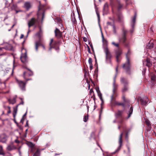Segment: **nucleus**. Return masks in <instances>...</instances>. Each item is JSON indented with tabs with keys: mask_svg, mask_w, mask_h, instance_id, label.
Masks as SVG:
<instances>
[{
	"mask_svg": "<svg viewBox=\"0 0 156 156\" xmlns=\"http://www.w3.org/2000/svg\"><path fill=\"white\" fill-rule=\"evenodd\" d=\"M104 52L106 55V61L107 62H111L112 55L107 47V44H105L103 47Z\"/></svg>",
	"mask_w": 156,
	"mask_h": 156,
	"instance_id": "f257e3e1",
	"label": "nucleus"
},
{
	"mask_svg": "<svg viewBox=\"0 0 156 156\" xmlns=\"http://www.w3.org/2000/svg\"><path fill=\"white\" fill-rule=\"evenodd\" d=\"M116 97L115 96H114V95H112L111 96V103L112 106H122L123 107H125V105L124 103L119 102L115 101Z\"/></svg>",
	"mask_w": 156,
	"mask_h": 156,
	"instance_id": "f03ea898",
	"label": "nucleus"
},
{
	"mask_svg": "<svg viewBox=\"0 0 156 156\" xmlns=\"http://www.w3.org/2000/svg\"><path fill=\"white\" fill-rule=\"evenodd\" d=\"M112 44L114 46L118 48V49L115 51V54L116 55V58L117 61L118 62H119V59L120 57V55L122 54V51L119 47V44H116L114 42H112Z\"/></svg>",
	"mask_w": 156,
	"mask_h": 156,
	"instance_id": "7ed1b4c3",
	"label": "nucleus"
},
{
	"mask_svg": "<svg viewBox=\"0 0 156 156\" xmlns=\"http://www.w3.org/2000/svg\"><path fill=\"white\" fill-rule=\"evenodd\" d=\"M28 69V71L24 72L23 73V78L27 82L31 80V79L29 78L28 77L33 75V72L30 69Z\"/></svg>",
	"mask_w": 156,
	"mask_h": 156,
	"instance_id": "20e7f679",
	"label": "nucleus"
},
{
	"mask_svg": "<svg viewBox=\"0 0 156 156\" xmlns=\"http://www.w3.org/2000/svg\"><path fill=\"white\" fill-rule=\"evenodd\" d=\"M16 81L21 90L23 91H25L26 90V85L27 82L26 81V82H24L22 80H17Z\"/></svg>",
	"mask_w": 156,
	"mask_h": 156,
	"instance_id": "39448f33",
	"label": "nucleus"
},
{
	"mask_svg": "<svg viewBox=\"0 0 156 156\" xmlns=\"http://www.w3.org/2000/svg\"><path fill=\"white\" fill-rule=\"evenodd\" d=\"M122 31L123 34L122 35L121 37L119 39V41H122L123 43H125L126 40V34L127 32V31L126 30L124 27L122 28Z\"/></svg>",
	"mask_w": 156,
	"mask_h": 156,
	"instance_id": "423d86ee",
	"label": "nucleus"
},
{
	"mask_svg": "<svg viewBox=\"0 0 156 156\" xmlns=\"http://www.w3.org/2000/svg\"><path fill=\"white\" fill-rule=\"evenodd\" d=\"M20 60L23 63H26L28 61V58L27 56L26 51L24 53H22L20 56Z\"/></svg>",
	"mask_w": 156,
	"mask_h": 156,
	"instance_id": "0eeeda50",
	"label": "nucleus"
},
{
	"mask_svg": "<svg viewBox=\"0 0 156 156\" xmlns=\"http://www.w3.org/2000/svg\"><path fill=\"white\" fill-rule=\"evenodd\" d=\"M116 76L117 74H116L113 79V89L112 90L113 94L112 95H114V96H115V93L118 87V85L115 83Z\"/></svg>",
	"mask_w": 156,
	"mask_h": 156,
	"instance_id": "6e6552de",
	"label": "nucleus"
},
{
	"mask_svg": "<svg viewBox=\"0 0 156 156\" xmlns=\"http://www.w3.org/2000/svg\"><path fill=\"white\" fill-rule=\"evenodd\" d=\"M127 62L123 65V67L126 70L127 72L129 73L130 72V64L129 60L128 57L127 58Z\"/></svg>",
	"mask_w": 156,
	"mask_h": 156,
	"instance_id": "1a4fd4ad",
	"label": "nucleus"
},
{
	"mask_svg": "<svg viewBox=\"0 0 156 156\" xmlns=\"http://www.w3.org/2000/svg\"><path fill=\"white\" fill-rule=\"evenodd\" d=\"M55 37L58 39L61 38L62 37V33L59 29L56 28L54 31Z\"/></svg>",
	"mask_w": 156,
	"mask_h": 156,
	"instance_id": "9d476101",
	"label": "nucleus"
},
{
	"mask_svg": "<svg viewBox=\"0 0 156 156\" xmlns=\"http://www.w3.org/2000/svg\"><path fill=\"white\" fill-rule=\"evenodd\" d=\"M37 20L34 18H32L30 20L28 23V25L29 28L30 27L34 26L36 23Z\"/></svg>",
	"mask_w": 156,
	"mask_h": 156,
	"instance_id": "9b49d317",
	"label": "nucleus"
},
{
	"mask_svg": "<svg viewBox=\"0 0 156 156\" xmlns=\"http://www.w3.org/2000/svg\"><path fill=\"white\" fill-rule=\"evenodd\" d=\"M16 149V147L14 145L13 143L8 144L6 148V150L8 151H12Z\"/></svg>",
	"mask_w": 156,
	"mask_h": 156,
	"instance_id": "f8f14e48",
	"label": "nucleus"
},
{
	"mask_svg": "<svg viewBox=\"0 0 156 156\" xmlns=\"http://www.w3.org/2000/svg\"><path fill=\"white\" fill-rule=\"evenodd\" d=\"M7 138V136L5 134H2L0 135V141L2 143H5Z\"/></svg>",
	"mask_w": 156,
	"mask_h": 156,
	"instance_id": "ddd939ff",
	"label": "nucleus"
},
{
	"mask_svg": "<svg viewBox=\"0 0 156 156\" xmlns=\"http://www.w3.org/2000/svg\"><path fill=\"white\" fill-rule=\"evenodd\" d=\"M149 101V99L147 97H145L143 98H141L140 102L141 105H146Z\"/></svg>",
	"mask_w": 156,
	"mask_h": 156,
	"instance_id": "4468645a",
	"label": "nucleus"
},
{
	"mask_svg": "<svg viewBox=\"0 0 156 156\" xmlns=\"http://www.w3.org/2000/svg\"><path fill=\"white\" fill-rule=\"evenodd\" d=\"M123 135V133H121V134H120L119 137V145L117 148V149L116 150V152L118 151L120 149L121 147L122 146V136Z\"/></svg>",
	"mask_w": 156,
	"mask_h": 156,
	"instance_id": "2eb2a0df",
	"label": "nucleus"
},
{
	"mask_svg": "<svg viewBox=\"0 0 156 156\" xmlns=\"http://www.w3.org/2000/svg\"><path fill=\"white\" fill-rule=\"evenodd\" d=\"M42 40L41 38L39 39V40L36 41L35 43V49L37 51H38V47L40 46H41L42 44Z\"/></svg>",
	"mask_w": 156,
	"mask_h": 156,
	"instance_id": "dca6fc26",
	"label": "nucleus"
},
{
	"mask_svg": "<svg viewBox=\"0 0 156 156\" xmlns=\"http://www.w3.org/2000/svg\"><path fill=\"white\" fill-rule=\"evenodd\" d=\"M154 45V41L153 40H151L147 44L146 48L147 49H151L153 48Z\"/></svg>",
	"mask_w": 156,
	"mask_h": 156,
	"instance_id": "f3484780",
	"label": "nucleus"
},
{
	"mask_svg": "<svg viewBox=\"0 0 156 156\" xmlns=\"http://www.w3.org/2000/svg\"><path fill=\"white\" fill-rule=\"evenodd\" d=\"M3 49H5L8 50H12L13 49V47L12 45L10 44H7L4 47H3Z\"/></svg>",
	"mask_w": 156,
	"mask_h": 156,
	"instance_id": "a211bd4d",
	"label": "nucleus"
},
{
	"mask_svg": "<svg viewBox=\"0 0 156 156\" xmlns=\"http://www.w3.org/2000/svg\"><path fill=\"white\" fill-rule=\"evenodd\" d=\"M144 62L146 63V66L148 67H150L152 66V62L149 58H147Z\"/></svg>",
	"mask_w": 156,
	"mask_h": 156,
	"instance_id": "6ab92c4d",
	"label": "nucleus"
},
{
	"mask_svg": "<svg viewBox=\"0 0 156 156\" xmlns=\"http://www.w3.org/2000/svg\"><path fill=\"white\" fill-rule=\"evenodd\" d=\"M136 13H135L133 18L132 22H131V27L133 29L134 28L135 23L136 22Z\"/></svg>",
	"mask_w": 156,
	"mask_h": 156,
	"instance_id": "aec40b11",
	"label": "nucleus"
},
{
	"mask_svg": "<svg viewBox=\"0 0 156 156\" xmlns=\"http://www.w3.org/2000/svg\"><path fill=\"white\" fill-rule=\"evenodd\" d=\"M19 106V105H17L16 106V108L14 107L13 108V117L14 119H15L16 116V115L17 110H18V108Z\"/></svg>",
	"mask_w": 156,
	"mask_h": 156,
	"instance_id": "412c9836",
	"label": "nucleus"
},
{
	"mask_svg": "<svg viewBox=\"0 0 156 156\" xmlns=\"http://www.w3.org/2000/svg\"><path fill=\"white\" fill-rule=\"evenodd\" d=\"M24 7L28 10L31 7L30 3L29 2H26L24 4Z\"/></svg>",
	"mask_w": 156,
	"mask_h": 156,
	"instance_id": "4be33fe9",
	"label": "nucleus"
},
{
	"mask_svg": "<svg viewBox=\"0 0 156 156\" xmlns=\"http://www.w3.org/2000/svg\"><path fill=\"white\" fill-rule=\"evenodd\" d=\"M120 81L124 85L128 84V83L126 80L123 77H122L121 78Z\"/></svg>",
	"mask_w": 156,
	"mask_h": 156,
	"instance_id": "5701e85b",
	"label": "nucleus"
},
{
	"mask_svg": "<svg viewBox=\"0 0 156 156\" xmlns=\"http://www.w3.org/2000/svg\"><path fill=\"white\" fill-rule=\"evenodd\" d=\"M123 111H122L119 110L115 113V116L117 118L120 117L122 116Z\"/></svg>",
	"mask_w": 156,
	"mask_h": 156,
	"instance_id": "b1692460",
	"label": "nucleus"
},
{
	"mask_svg": "<svg viewBox=\"0 0 156 156\" xmlns=\"http://www.w3.org/2000/svg\"><path fill=\"white\" fill-rule=\"evenodd\" d=\"M128 84L124 85V87L122 90V91L123 92H125L128 90Z\"/></svg>",
	"mask_w": 156,
	"mask_h": 156,
	"instance_id": "393cba45",
	"label": "nucleus"
},
{
	"mask_svg": "<svg viewBox=\"0 0 156 156\" xmlns=\"http://www.w3.org/2000/svg\"><path fill=\"white\" fill-rule=\"evenodd\" d=\"M8 101L10 104H14L16 102V98H13L12 99H9Z\"/></svg>",
	"mask_w": 156,
	"mask_h": 156,
	"instance_id": "a878e982",
	"label": "nucleus"
},
{
	"mask_svg": "<svg viewBox=\"0 0 156 156\" xmlns=\"http://www.w3.org/2000/svg\"><path fill=\"white\" fill-rule=\"evenodd\" d=\"M41 154V151L39 149H37L36 151L34 154L33 156H40Z\"/></svg>",
	"mask_w": 156,
	"mask_h": 156,
	"instance_id": "bb28decb",
	"label": "nucleus"
},
{
	"mask_svg": "<svg viewBox=\"0 0 156 156\" xmlns=\"http://www.w3.org/2000/svg\"><path fill=\"white\" fill-rule=\"evenodd\" d=\"M123 17L122 16L121 14H120L118 15V21L121 22L123 21Z\"/></svg>",
	"mask_w": 156,
	"mask_h": 156,
	"instance_id": "cd10ccee",
	"label": "nucleus"
},
{
	"mask_svg": "<svg viewBox=\"0 0 156 156\" xmlns=\"http://www.w3.org/2000/svg\"><path fill=\"white\" fill-rule=\"evenodd\" d=\"M36 35L39 37V39L41 38L42 35V33L41 29H40L39 31L36 34Z\"/></svg>",
	"mask_w": 156,
	"mask_h": 156,
	"instance_id": "c85d7f7f",
	"label": "nucleus"
},
{
	"mask_svg": "<svg viewBox=\"0 0 156 156\" xmlns=\"http://www.w3.org/2000/svg\"><path fill=\"white\" fill-rule=\"evenodd\" d=\"M2 155L5 156V153L3 151V147L2 145H0V155Z\"/></svg>",
	"mask_w": 156,
	"mask_h": 156,
	"instance_id": "c756f323",
	"label": "nucleus"
},
{
	"mask_svg": "<svg viewBox=\"0 0 156 156\" xmlns=\"http://www.w3.org/2000/svg\"><path fill=\"white\" fill-rule=\"evenodd\" d=\"M133 112V107L131 106L130 107L129 111V114H128V117L127 119L129 118L131 116V115L132 114Z\"/></svg>",
	"mask_w": 156,
	"mask_h": 156,
	"instance_id": "7c9ffc66",
	"label": "nucleus"
},
{
	"mask_svg": "<svg viewBox=\"0 0 156 156\" xmlns=\"http://www.w3.org/2000/svg\"><path fill=\"white\" fill-rule=\"evenodd\" d=\"M98 94L99 97L102 101V103H103L104 101L102 99V94L100 93L99 91L98 92Z\"/></svg>",
	"mask_w": 156,
	"mask_h": 156,
	"instance_id": "2f4dec72",
	"label": "nucleus"
},
{
	"mask_svg": "<svg viewBox=\"0 0 156 156\" xmlns=\"http://www.w3.org/2000/svg\"><path fill=\"white\" fill-rule=\"evenodd\" d=\"M118 10H119L122 8L123 5L121 4L120 1H118Z\"/></svg>",
	"mask_w": 156,
	"mask_h": 156,
	"instance_id": "473e14b6",
	"label": "nucleus"
},
{
	"mask_svg": "<svg viewBox=\"0 0 156 156\" xmlns=\"http://www.w3.org/2000/svg\"><path fill=\"white\" fill-rule=\"evenodd\" d=\"M89 93H90V94L91 95L93 94V96H91V98H93V99H94V98H95V96L94 94V91L92 89H91L89 91Z\"/></svg>",
	"mask_w": 156,
	"mask_h": 156,
	"instance_id": "72a5a7b5",
	"label": "nucleus"
},
{
	"mask_svg": "<svg viewBox=\"0 0 156 156\" xmlns=\"http://www.w3.org/2000/svg\"><path fill=\"white\" fill-rule=\"evenodd\" d=\"M108 3L107 2L105 3L104 6L103 10L104 11L107 10L108 9Z\"/></svg>",
	"mask_w": 156,
	"mask_h": 156,
	"instance_id": "f704fd0d",
	"label": "nucleus"
},
{
	"mask_svg": "<svg viewBox=\"0 0 156 156\" xmlns=\"http://www.w3.org/2000/svg\"><path fill=\"white\" fill-rule=\"evenodd\" d=\"M112 27L113 31L115 34H116V27L115 26V24H113L112 25Z\"/></svg>",
	"mask_w": 156,
	"mask_h": 156,
	"instance_id": "c9c22d12",
	"label": "nucleus"
},
{
	"mask_svg": "<svg viewBox=\"0 0 156 156\" xmlns=\"http://www.w3.org/2000/svg\"><path fill=\"white\" fill-rule=\"evenodd\" d=\"M145 123L149 127H151V124L150 122L148 120H146L145 121Z\"/></svg>",
	"mask_w": 156,
	"mask_h": 156,
	"instance_id": "e433bc0d",
	"label": "nucleus"
},
{
	"mask_svg": "<svg viewBox=\"0 0 156 156\" xmlns=\"http://www.w3.org/2000/svg\"><path fill=\"white\" fill-rule=\"evenodd\" d=\"M156 77L155 75H153L151 76V80L152 81H154L156 80Z\"/></svg>",
	"mask_w": 156,
	"mask_h": 156,
	"instance_id": "4c0bfd02",
	"label": "nucleus"
},
{
	"mask_svg": "<svg viewBox=\"0 0 156 156\" xmlns=\"http://www.w3.org/2000/svg\"><path fill=\"white\" fill-rule=\"evenodd\" d=\"M27 112H26L25 113L24 115H23V117L20 121V122H22L23 123V121L24 120V117L26 116L27 115Z\"/></svg>",
	"mask_w": 156,
	"mask_h": 156,
	"instance_id": "58836bf2",
	"label": "nucleus"
},
{
	"mask_svg": "<svg viewBox=\"0 0 156 156\" xmlns=\"http://www.w3.org/2000/svg\"><path fill=\"white\" fill-rule=\"evenodd\" d=\"M88 120V115H85L84 116L83 120L85 122H87Z\"/></svg>",
	"mask_w": 156,
	"mask_h": 156,
	"instance_id": "ea45409f",
	"label": "nucleus"
},
{
	"mask_svg": "<svg viewBox=\"0 0 156 156\" xmlns=\"http://www.w3.org/2000/svg\"><path fill=\"white\" fill-rule=\"evenodd\" d=\"M122 98L124 102L126 103V102L129 103V101L128 100H126L124 96H122Z\"/></svg>",
	"mask_w": 156,
	"mask_h": 156,
	"instance_id": "a19ab883",
	"label": "nucleus"
},
{
	"mask_svg": "<svg viewBox=\"0 0 156 156\" xmlns=\"http://www.w3.org/2000/svg\"><path fill=\"white\" fill-rule=\"evenodd\" d=\"M53 39H51V41H50V44H49V45L50 46V48H49V50H51V48H54V47H52L51 46V44H52V42H53Z\"/></svg>",
	"mask_w": 156,
	"mask_h": 156,
	"instance_id": "79ce46f5",
	"label": "nucleus"
},
{
	"mask_svg": "<svg viewBox=\"0 0 156 156\" xmlns=\"http://www.w3.org/2000/svg\"><path fill=\"white\" fill-rule=\"evenodd\" d=\"M11 8L12 9H16L17 8V5H16V4H13L12 5Z\"/></svg>",
	"mask_w": 156,
	"mask_h": 156,
	"instance_id": "37998d69",
	"label": "nucleus"
},
{
	"mask_svg": "<svg viewBox=\"0 0 156 156\" xmlns=\"http://www.w3.org/2000/svg\"><path fill=\"white\" fill-rule=\"evenodd\" d=\"M72 21L73 23L74 24H75L76 23L77 21L75 16H74V17H73Z\"/></svg>",
	"mask_w": 156,
	"mask_h": 156,
	"instance_id": "c03bdc74",
	"label": "nucleus"
},
{
	"mask_svg": "<svg viewBox=\"0 0 156 156\" xmlns=\"http://www.w3.org/2000/svg\"><path fill=\"white\" fill-rule=\"evenodd\" d=\"M96 14L98 18V21H99L100 20V16L99 13L97 11H96Z\"/></svg>",
	"mask_w": 156,
	"mask_h": 156,
	"instance_id": "a18cd8bd",
	"label": "nucleus"
},
{
	"mask_svg": "<svg viewBox=\"0 0 156 156\" xmlns=\"http://www.w3.org/2000/svg\"><path fill=\"white\" fill-rule=\"evenodd\" d=\"M92 59L91 58H89L88 59V62L89 64V65L92 64Z\"/></svg>",
	"mask_w": 156,
	"mask_h": 156,
	"instance_id": "49530a36",
	"label": "nucleus"
},
{
	"mask_svg": "<svg viewBox=\"0 0 156 156\" xmlns=\"http://www.w3.org/2000/svg\"><path fill=\"white\" fill-rule=\"evenodd\" d=\"M44 7V6L41 5L40 3V5L39 6V10H41Z\"/></svg>",
	"mask_w": 156,
	"mask_h": 156,
	"instance_id": "de8ad7c7",
	"label": "nucleus"
},
{
	"mask_svg": "<svg viewBox=\"0 0 156 156\" xmlns=\"http://www.w3.org/2000/svg\"><path fill=\"white\" fill-rule=\"evenodd\" d=\"M7 108H8L9 109V110H8V111L7 112V113L8 114H10L11 112V108L9 106H8Z\"/></svg>",
	"mask_w": 156,
	"mask_h": 156,
	"instance_id": "09e8293b",
	"label": "nucleus"
},
{
	"mask_svg": "<svg viewBox=\"0 0 156 156\" xmlns=\"http://www.w3.org/2000/svg\"><path fill=\"white\" fill-rule=\"evenodd\" d=\"M20 99L22 100V101H21V102L18 105H23L24 104V102H23V100L22 98H20Z\"/></svg>",
	"mask_w": 156,
	"mask_h": 156,
	"instance_id": "8fccbe9b",
	"label": "nucleus"
},
{
	"mask_svg": "<svg viewBox=\"0 0 156 156\" xmlns=\"http://www.w3.org/2000/svg\"><path fill=\"white\" fill-rule=\"evenodd\" d=\"M88 51L89 53L91 54L90 50V49L89 46H88Z\"/></svg>",
	"mask_w": 156,
	"mask_h": 156,
	"instance_id": "3c124183",
	"label": "nucleus"
},
{
	"mask_svg": "<svg viewBox=\"0 0 156 156\" xmlns=\"http://www.w3.org/2000/svg\"><path fill=\"white\" fill-rule=\"evenodd\" d=\"M90 70H91L93 68V64H90Z\"/></svg>",
	"mask_w": 156,
	"mask_h": 156,
	"instance_id": "603ef678",
	"label": "nucleus"
},
{
	"mask_svg": "<svg viewBox=\"0 0 156 156\" xmlns=\"http://www.w3.org/2000/svg\"><path fill=\"white\" fill-rule=\"evenodd\" d=\"M107 24L108 25H110V26H112V25H113V24H112V23L110 22H108L107 23Z\"/></svg>",
	"mask_w": 156,
	"mask_h": 156,
	"instance_id": "864d4df0",
	"label": "nucleus"
},
{
	"mask_svg": "<svg viewBox=\"0 0 156 156\" xmlns=\"http://www.w3.org/2000/svg\"><path fill=\"white\" fill-rule=\"evenodd\" d=\"M130 53V51L129 50L128 51L126 55V58L128 57V56L129 55V53Z\"/></svg>",
	"mask_w": 156,
	"mask_h": 156,
	"instance_id": "5fc2aeb1",
	"label": "nucleus"
},
{
	"mask_svg": "<svg viewBox=\"0 0 156 156\" xmlns=\"http://www.w3.org/2000/svg\"><path fill=\"white\" fill-rule=\"evenodd\" d=\"M83 41H84L85 42L87 41V39L85 37H83Z\"/></svg>",
	"mask_w": 156,
	"mask_h": 156,
	"instance_id": "6e6d98bb",
	"label": "nucleus"
},
{
	"mask_svg": "<svg viewBox=\"0 0 156 156\" xmlns=\"http://www.w3.org/2000/svg\"><path fill=\"white\" fill-rule=\"evenodd\" d=\"M18 152H19L20 155V156H21V151L20 150V148H19L18 149Z\"/></svg>",
	"mask_w": 156,
	"mask_h": 156,
	"instance_id": "4d7b16f0",
	"label": "nucleus"
},
{
	"mask_svg": "<svg viewBox=\"0 0 156 156\" xmlns=\"http://www.w3.org/2000/svg\"><path fill=\"white\" fill-rule=\"evenodd\" d=\"M25 127L28 126V121L27 120L26 122V124L25 126Z\"/></svg>",
	"mask_w": 156,
	"mask_h": 156,
	"instance_id": "13d9d810",
	"label": "nucleus"
},
{
	"mask_svg": "<svg viewBox=\"0 0 156 156\" xmlns=\"http://www.w3.org/2000/svg\"><path fill=\"white\" fill-rule=\"evenodd\" d=\"M24 37V35L23 34H21L20 36V38L22 39Z\"/></svg>",
	"mask_w": 156,
	"mask_h": 156,
	"instance_id": "bf43d9fd",
	"label": "nucleus"
},
{
	"mask_svg": "<svg viewBox=\"0 0 156 156\" xmlns=\"http://www.w3.org/2000/svg\"><path fill=\"white\" fill-rule=\"evenodd\" d=\"M15 142L17 143H19L20 142L17 140H15Z\"/></svg>",
	"mask_w": 156,
	"mask_h": 156,
	"instance_id": "052dcab7",
	"label": "nucleus"
},
{
	"mask_svg": "<svg viewBox=\"0 0 156 156\" xmlns=\"http://www.w3.org/2000/svg\"><path fill=\"white\" fill-rule=\"evenodd\" d=\"M3 49V48L0 47V52H1L2 51Z\"/></svg>",
	"mask_w": 156,
	"mask_h": 156,
	"instance_id": "680f3d73",
	"label": "nucleus"
},
{
	"mask_svg": "<svg viewBox=\"0 0 156 156\" xmlns=\"http://www.w3.org/2000/svg\"><path fill=\"white\" fill-rule=\"evenodd\" d=\"M50 145V144H49V143L47 144L46 145V147H48V146H49Z\"/></svg>",
	"mask_w": 156,
	"mask_h": 156,
	"instance_id": "e2e57ef3",
	"label": "nucleus"
},
{
	"mask_svg": "<svg viewBox=\"0 0 156 156\" xmlns=\"http://www.w3.org/2000/svg\"><path fill=\"white\" fill-rule=\"evenodd\" d=\"M41 46H42V47L44 49H45V47L43 44H42Z\"/></svg>",
	"mask_w": 156,
	"mask_h": 156,
	"instance_id": "0e129e2a",
	"label": "nucleus"
},
{
	"mask_svg": "<svg viewBox=\"0 0 156 156\" xmlns=\"http://www.w3.org/2000/svg\"><path fill=\"white\" fill-rule=\"evenodd\" d=\"M102 41L103 42H104V36L103 35H102Z\"/></svg>",
	"mask_w": 156,
	"mask_h": 156,
	"instance_id": "69168bd1",
	"label": "nucleus"
},
{
	"mask_svg": "<svg viewBox=\"0 0 156 156\" xmlns=\"http://www.w3.org/2000/svg\"><path fill=\"white\" fill-rule=\"evenodd\" d=\"M31 146L30 147H34V145L32 143H31Z\"/></svg>",
	"mask_w": 156,
	"mask_h": 156,
	"instance_id": "338daca9",
	"label": "nucleus"
},
{
	"mask_svg": "<svg viewBox=\"0 0 156 156\" xmlns=\"http://www.w3.org/2000/svg\"><path fill=\"white\" fill-rule=\"evenodd\" d=\"M90 47H91V48H92V50H93V45H92L91 44V45H90Z\"/></svg>",
	"mask_w": 156,
	"mask_h": 156,
	"instance_id": "774afa93",
	"label": "nucleus"
}]
</instances>
